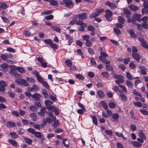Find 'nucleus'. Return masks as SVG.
<instances>
[{"instance_id":"obj_59","label":"nucleus","mask_w":148,"mask_h":148,"mask_svg":"<svg viewBox=\"0 0 148 148\" xmlns=\"http://www.w3.org/2000/svg\"><path fill=\"white\" fill-rule=\"evenodd\" d=\"M126 83L128 87H131L132 86V82L128 80L126 81Z\"/></svg>"},{"instance_id":"obj_48","label":"nucleus","mask_w":148,"mask_h":148,"mask_svg":"<svg viewBox=\"0 0 148 148\" xmlns=\"http://www.w3.org/2000/svg\"><path fill=\"white\" fill-rule=\"evenodd\" d=\"M140 111L143 115H148V112L147 110L140 109Z\"/></svg>"},{"instance_id":"obj_7","label":"nucleus","mask_w":148,"mask_h":148,"mask_svg":"<svg viewBox=\"0 0 148 148\" xmlns=\"http://www.w3.org/2000/svg\"><path fill=\"white\" fill-rule=\"evenodd\" d=\"M138 40L141 42V45L143 47L148 49V45H147V43L146 42L145 40L142 38H138Z\"/></svg>"},{"instance_id":"obj_52","label":"nucleus","mask_w":148,"mask_h":148,"mask_svg":"<svg viewBox=\"0 0 148 148\" xmlns=\"http://www.w3.org/2000/svg\"><path fill=\"white\" fill-rule=\"evenodd\" d=\"M133 94L135 95L138 96L139 97H142L141 95L138 92H137L136 90H133Z\"/></svg>"},{"instance_id":"obj_49","label":"nucleus","mask_w":148,"mask_h":148,"mask_svg":"<svg viewBox=\"0 0 148 148\" xmlns=\"http://www.w3.org/2000/svg\"><path fill=\"white\" fill-rule=\"evenodd\" d=\"M118 21L120 23L123 24L124 23V21L123 18L121 16H119L118 17Z\"/></svg>"},{"instance_id":"obj_23","label":"nucleus","mask_w":148,"mask_h":148,"mask_svg":"<svg viewBox=\"0 0 148 148\" xmlns=\"http://www.w3.org/2000/svg\"><path fill=\"white\" fill-rule=\"evenodd\" d=\"M52 121V120L49 117H47L46 119L43 121V123L46 124L47 123H50Z\"/></svg>"},{"instance_id":"obj_3","label":"nucleus","mask_w":148,"mask_h":148,"mask_svg":"<svg viewBox=\"0 0 148 148\" xmlns=\"http://www.w3.org/2000/svg\"><path fill=\"white\" fill-rule=\"evenodd\" d=\"M75 18L79 19V21H81L86 19L87 18V14L85 12L80 13L74 16Z\"/></svg>"},{"instance_id":"obj_39","label":"nucleus","mask_w":148,"mask_h":148,"mask_svg":"<svg viewBox=\"0 0 148 148\" xmlns=\"http://www.w3.org/2000/svg\"><path fill=\"white\" fill-rule=\"evenodd\" d=\"M10 134L12 136V138L14 139L17 138L18 137V135L15 132H10Z\"/></svg>"},{"instance_id":"obj_31","label":"nucleus","mask_w":148,"mask_h":148,"mask_svg":"<svg viewBox=\"0 0 148 148\" xmlns=\"http://www.w3.org/2000/svg\"><path fill=\"white\" fill-rule=\"evenodd\" d=\"M124 15H125V16L126 17L129 16V15L131 14V12L128 9H124Z\"/></svg>"},{"instance_id":"obj_54","label":"nucleus","mask_w":148,"mask_h":148,"mask_svg":"<svg viewBox=\"0 0 148 148\" xmlns=\"http://www.w3.org/2000/svg\"><path fill=\"white\" fill-rule=\"evenodd\" d=\"M120 81V82H124V80L123 79V77L122 75H119V76L118 77V79Z\"/></svg>"},{"instance_id":"obj_60","label":"nucleus","mask_w":148,"mask_h":148,"mask_svg":"<svg viewBox=\"0 0 148 148\" xmlns=\"http://www.w3.org/2000/svg\"><path fill=\"white\" fill-rule=\"evenodd\" d=\"M76 77L79 79L83 80L84 79V77L81 75L78 74L76 75Z\"/></svg>"},{"instance_id":"obj_56","label":"nucleus","mask_w":148,"mask_h":148,"mask_svg":"<svg viewBox=\"0 0 148 148\" xmlns=\"http://www.w3.org/2000/svg\"><path fill=\"white\" fill-rule=\"evenodd\" d=\"M50 46L53 48V49H58V47L57 45L54 43H53V42L50 45Z\"/></svg>"},{"instance_id":"obj_9","label":"nucleus","mask_w":148,"mask_h":148,"mask_svg":"<svg viewBox=\"0 0 148 148\" xmlns=\"http://www.w3.org/2000/svg\"><path fill=\"white\" fill-rule=\"evenodd\" d=\"M99 59L100 61H102L106 65H107V66L110 64V62L107 61L105 57L99 56Z\"/></svg>"},{"instance_id":"obj_25","label":"nucleus","mask_w":148,"mask_h":148,"mask_svg":"<svg viewBox=\"0 0 148 148\" xmlns=\"http://www.w3.org/2000/svg\"><path fill=\"white\" fill-rule=\"evenodd\" d=\"M52 108L51 111L54 112L56 115H57L59 114V111L58 109L56 108L54 106Z\"/></svg>"},{"instance_id":"obj_28","label":"nucleus","mask_w":148,"mask_h":148,"mask_svg":"<svg viewBox=\"0 0 148 148\" xmlns=\"http://www.w3.org/2000/svg\"><path fill=\"white\" fill-rule=\"evenodd\" d=\"M108 106L109 107L112 108H114L116 107L114 101H111L108 103Z\"/></svg>"},{"instance_id":"obj_63","label":"nucleus","mask_w":148,"mask_h":148,"mask_svg":"<svg viewBox=\"0 0 148 148\" xmlns=\"http://www.w3.org/2000/svg\"><path fill=\"white\" fill-rule=\"evenodd\" d=\"M90 38V36L88 35H84L82 37L83 39L86 41L88 40H89Z\"/></svg>"},{"instance_id":"obj_10","label":"nucleus","mask_w":148,"mask_h":148,"mask_svg":"<svg viewBox=\"0 0 148 148\" xmlns=\"http://www.w3.org/2000/svg\"><path fill=\"white\" fill-rule=\"evenodd\" d=\"M106 4L112 9H115L117 8V5L114 3H111L109 1H107L106 3Z\"/></svg>"},{"instance_id":"obj_47","label":"nucleus","mask_w":148,"mask_h":148,"mask_svg":"<svg viewBox=\"0 0 148 148\" xmlns=\"http://www.w3.org/2000/svg\"><path fill=\"white\" fill-rule=\"evenodd\" d=\"M86 110L85 108L84 109H79L77 110V112L79 114H82L84 112H85Z\"/></svg>"},{"instance_id":"obj_44","label":"nucleus","mask_w":148,"mask_h":148,"mask_svg":"<svg viewBox=\"0 0 148 148\" xmlns=\"http://www.w3.org/2000/svg\"><path fill=\"white\" fill-rule=\"evenodd\" d=\"M26 80L27 81L29 82L34 83L35 82V79L32 78L27 77L26 78Z\"/></svg>"},{"instance_id":"obj_37","label":"nucleus","mask_w":148,"mask_h":148,"mask_svg":"<svg viewBox=\"0 0 148 148\" xmlns=\"http://www.w3.org/2000/svg\"><path fill=\"white\" fill-rule=\"evenodd\" d=\"M41 84L44 87H45L48 89H49V86L46 82L43 81Z\"/></svg>"},{"instance_id":"obj_41","label":"nucleus","mask_w":148,"mask_h":148,"mask_svg":"<svg viewBox=\"0 0 148 148\" xmlns=\"http://www.w3.org/2000/svg\"><path fill=\"white\" fill-rule=\"evenodd\" d=\"M102 75L106 78H108L109 77V74L107 72L105 71L102 73Z\"/></svg>"},{"instance_id":"obj_15","label":"nucleus","mask_w":148,"mask_h":148,"mask_svg":"<svg viewBox=\"0 0 148 148\" xmlns=\"http://www.w3.org/2000/svg\"><path fill=\"white\" fill-rule=\"evenodd\" d=\"M46 112H47L46 110V109L45 108L43 107L41 108L39 112H38V114L40 116H43L45 115V113H46Z\"/></svg>"},{"instance_id":"obj_20","label":"nucleus","mask_w":148,"mask_h":148,"mask_svg":"<svg viewBox=\"0 0 148 148\" xmlns=\"http://www.w3.org/2000/svg\"><path fill=\"white\" fill-rule=\"evenodd\" d=\"M126 76L127 78L129 80H131L133 79V78L137 79L139 78V77H133V76L130 74V73L129 72L126 73Z\"/></svg>"},{"instance_id":"obj_17","label":"nucleus","mask_w":148,"mask_h":148,"mask_svg":"<svg viewBox=\"0 0 148 148\" xmlns=\"http://www.w3.org/2000/svg\"><path fill=\"white\" fill-rule=\"evenodd\" d=\"M112 118L114 122L118 121L119 115L118 113H114L112 114Z\"/></svg>"},{"instance_id":"obj_61","label":"nucleus","mask_w":148,"mask_h":148,"mask_svg":"<svg viewBox=\"0 0 148 148\" xmlns=\"http://www.w3.org/2000/svg\"><path fill=\"white\" fill-rule=\"evenodd\" d=\"M23 34L26 36H29L31 34V32L29 30L25 31L23 32Z\"/></svg>"},{"instance_id":"obj_6","label":"nucleus","mask_w":148,"mask_h":148,"mask_svg":"<svg viewBox=\"0 0 148 148\" xmlns=\"http://www.w3.org/2000/svg\"><path fill=\"white\" fill-rule=\"evenodd\" d=\"M44 103L47 108L49 110H51V108H52L54 107L52 106L53 103V102L50 100H46L45 101Z\"/></svg>"},{"instance_id":"obj_43","label":"nucleus","mask_w":148,"mask_h":148,"mask_svg":"<svg viewBox=\"0 0 148 148\" xmlns=\"http://www.w3.org/2000/svg\"><path fill=\"white\" fill-rule=\"evenodd\" d=\"M92 43L91 41H90L89 40H87L86 41V45L88 47H90L92 46Z\"/></svg>"},{"instance_id":"obj_26","label":"nucleus","mask_w":148,"mask_h":148,"mask_svg":"<svg viewBox=\"0 0 148 148\" xmlns=\"http://www.w3.org/2000/svg\"><path fill=\"white\" fill-rule=\"evenodd\" d=\"M97 94L99 97L100 98H102L105 96V94L103 92L100 90L97 91Z\"/></svg>"},{"instance_id":"obj_40","label":"nucleus","mask_w":148,"mask_h":148,"mask_svg":"<svg viewBox=\"0 0 148 148\" xmlns=\"http://www.w3.org/2000/svg\"><path fill=\"white\" fill-rule=\"evenodd\" d=\"M120 96L123 101H125L127 100V98L124 94H121Z\"/></svg>"},{"instance_id":"obj_18","label":"nucleus","mask_w":148,"mask_h":148,"mask_svg":"<svg viewBox=\"0 0 148 148\" xmlns=\"http://www.w3.org/2000/svg\"><path fill=\"white\" fill-rule=\"evenodd\" d=\"M56 117L55 116H53L52 118V119L54 120L53 126L54 127H56L57 126L59 125L58 121L57 120H56Z\"/></svg>"},{"instance_id":"obj_38","label":"nucleus","mask_w":148,"mask_h":148,"mask_svg":"<svg viewBox=\"0 0 148 148\" xmlns=\"http://www.w3.org/2000/svg\"><path fill=\"white\" fill-rule=\"evenodd\" d=\"M15 69L18 70L21 73H23L25 72L24 69L21 67H15Z\"/></svg>"},{"instance_id":"obj_35","label":"nucleus","mask_w":148,"mask_h":148,"mask_svg":"<svg viewBox=\"0 0 148 148\" xmlns=\"http://www.w3.org/2000/svg\"><path fill=\"white\" fill-rule=\"evenodd\" d=\"M101 104L103 107L105 109L107 110L108 109V106L106 103L104 101H102L101 102Z\"/></svg>"},{"instance_id":"obj_50","label":"nucleus","mask_w":148,"mask_h":148,"mask_svg":"<svg viewBox=\"0 0 148 148\" xmlns=\"http://www.w3.org/2000/svg\"><path fill=\"white\" fill-rule=\"evenodd\" d=\"M35 134H34L35 135L36 137L38 138H41L42 135L41 134V133L39 132H35Z\"/></svg>"},{"instance_id":"obj_2","label":"nucleus","mask_w":148,"mask_h":148,"mask_svg":"<svg viewBox=\"0 0 148 148\" xmlns=\"http://www.w3.org/2000/svg\"><path fill=\"white\" fill-rule=\"evenodd\" d=\"M61 5L65 4L66 7L69 9L72 8L74 6V4L71 1L69 0H62L60 2Z\"/></svg>"},{"instance_id":"obj_64","label":"nucleus","mask_w":148,"mask_h":148,"mask_svg":"<svg viewBox=\"0 0 148 148\" xmlns=\"http://www.w3.org/2000/svg\"><path fill=\"white\" fill-rule=\"evenodd\" d=\"M45 42L48 44H49L50 45L53 42L52 41L49 39H45L44 40Z\"/></svg>"},{"instance_id":"obj_34","label":"nucleus","mask_w":148,"mask_h":148,"mask_svg":"<svg viewBox=\"0 0 148 148\" xmlns=\"http://www.w3.org/2000/svg\"><path fill=\"white\" fill-rule=\"evenodd\" d=\"M51 28L53 30L59 33H60V29L57 26H52L51 27Z\"/></svg>"},{"instance_id":"obj_14","label":"nucleus","mask_w":148,"mask_h":148,"mask_svg":"<svg viewBox=\"0 0 148 148\" xmlns=\"http://www.w3.org/2000/svg\"><path fill=\"white\" fill-rule=\"evenodd\" d=\"M133 57L137 61L139 62V60L141 58L140 55L137 53H133L132 54Z\"/></svg>"},{"instance_id":"obj_24","label":"nucleus","mask_w":148,"mask_h":148,"mask_svg":"<svg viewBox=\"0 0 148 148\" xmlns=\"http://www.w3.org/2000/svg\"><path fill=\"white\" fill-rule=\"evenodd\" d=\"M131 143L135 147H141L142 145L141 144L136 141H132L131 142Z\"/></svg>"},{"instance_id":"obj_33","label":"nucleus","mask_w":148,"mask_h":148,"mask_svg":"<svg viewBox=\"0 0 148 148\" xmlns=\"http://www.w3.org/2000/svg\"><path fill=\"white\" fill-rule=\"evenodd\" d=\"M30 116L33 118L32 120L33 121H36L37 119V115L36 113H34L30 114Z\"/></svg>"},{"instance_id":"obj_58","label":"nucleus","mask_w":148,"mask_h":148,"mask_svg":"<svg viewBox=\"0 0 148 148\" xmlns=\"http://www.w3.org/2000/svg\"><path fill=\"white\" fill-rule=\"evenodd\" d=\"M88 29L90 31H94L95 30V28L92 26L90 25L87 27Z\"/></svg>"},{"instance_id":"obj_42","label":"nucleus","mask_w":148,"mask_h":148,"mask_svg":"<svg viewBox=\"0 0 148 148\" xmlns=\"http://www.w3.org/2000/svg\"><path fill=\"white\" fill-rule=\"evenodd\" d=\"M90 63L92 66H96V62H95V59L93 58H91L90 59Z\"/></svg>"},{"instance_id":"obj_11","label":"nucleus","mask_w":148,"mask_h":148,"mask_svg":"<svg viewBox=\"0 0 148 148\" xmlns=\"http://www.w3.org/2000/svg\"><path fill=\"white\" fill-rule=\"evenodd\" d=\"M75 21L76 22V23L78 25H80L81 27L84 28H85L87 26V25L86 23H84L82 21H78L76 20Z\"/></svg>"},{"instance_id":"obj_8","label":"nucleus","mask_w":148,"mask_h":148,"mask_svg":"<svg viewBox=\"0 0 148 148\" xmlns=\"http://www.w3.org/2000/svg\"><path fill=\"white\" fill-rule=\"evenodd\" d=\"M7 86L6 82L3 81H1L0 82V91L2 92H4L5 88V87Z\"/></svg>"},{"instance_id":"obj_27","label":"nucleus","mask_w":148,"mask_h":148,"mask_svg":"<svg viewBox=\"0 0 148 148\" xmlns=\"http://www.w3.org/2000/svg\"><path fill=\"white\" fill-rule=\"evenodd\" d=\"M8 65L6 63H3L1 65V67L3 69L4 71H7L8 69Z\"/></svg>"},{"instance_id":"obj_46","label":"nucleus","mask_w":148,"mask_h":148,"mask_svg":"<svg viewBox=\"0 0 148 148\" xmlns=\"http://www.w3.org/2000/svg\"><path fill=\"white\" fill-rule=\"evenodd\" d=\"M51 4L53 5H56L58 3L55 0H50L49 1Z\"/></svg>"},{"instance_id":"obj_19","label":"nucleus","mask_w":148,"mask_h":148,"mask_svg":"<svg viewBox=\"0 0 148 148\" xmlns=\"http://www.w3.org/2000/svg\"><path fill=\"white\" fill-rule=\"evenodd\" d=\"M141 16V15H139L137 14H134L132 16V17L136 20L138 21H141L140 18Z\"/></svg>"},{"instance_id":"obj_4","label":"nucleus","mask_w":148,"mask_h":148,"mask_svg":"<svg viewBox=\"0 0 148 148\" xmlns=\"http://www.w3.org/2000/svg\"><path fill=\"white\" fill-rule=\"evenodd\" d=\"M104 10L102 9H99L96 10V11L93 12L92 14H90L89 17L90 18H94L98 16L102 12L104 11Z\"/></svg>"},{"instance_id":"obj_1","label":"nucleus","mask_w":148,"mask_h":148,"mask_svg":"<svg viewBox=\"0 0 148 148\" xmlns=\"http://www.w3.org/2000/svg\"><path fill=\"white\" fill-rule=\"evenodd\" d=\"M15 82L18 85H20L22 86L26 87L28 86L29 85V84L27 82L26 80L21 78H19L16 79L15 80Z\"/></svg>"},{"instance_id":"obj_55","label":"nucleus","mask_w":148,"mask_h":148,"mask_svg":"<svg viewBox=\"0 0 148 148\" xmlns=\"http://www.w3.org/2000/svg\"><path fill=\"white\" fill-rule=\"evenodd\" d=\"M30 109L33 112H35L37 111V108L34 106H31L29 107Z\"/></svg>"},{"instance_id":"obj_51","label":"nucleus","mask_w":148,"mask_h":148,"mask_svg":"<svg viewBox=\"0 0 148 148\" xmlns=\"http://www.w3.org/2000/svg\"><path fill=\"white\" fill-rule=\"evenodd\" d=\"M27 131L29 132L34 134H35V132H36L35 131L34 129L31 128L27 129Z\"/></svg>"},{"instance_id":"obj_62","label":"nucleus","mask_w":148,"mask_h":148,"mask_svg":"<svg viewBox=\"0 0 148 148\" xmlns=\"http://www.w3.org/2000/svg\"><path fill=\"white\" fill-rule=\"evenodd\" d=\"M136 26L137 29L140 30H141L143 29V25H141L139 24H136Z\"/></svg>"},{"instance_id":"obj_45","label":"nucleus","mask_w":148,"mask_h":148,"mask_svg":"<svg viewBox=\"0 0 148 148\" xmlns=\"http://www.w3.org/2000/svg\"><path fill=\"white\" fill-rule=\"evenodd\" d=\"M133 104L135 106H138L139 107H140L142 106V103L140 102H134Z\"/></svg>"},{"instance_id":"obj_32","label":"nucleus","mask_w":148,"mask_h":148,"mask_svg":"<svg viewBox=\"0 0 148 148\" xmlns=\"http://www.w3.org/2000/svg\"><path fill=\"white\" fill-rule=\"evenodd\" d=\"M24 140L25 142L28 144L31 145L32 144V141L31 139L27 137H25L24 138Z\"/></svg>"},{"instance_id":"obj_57","label":"nucleus","mask_w":148,"mask_h":148,"mask_svg":"<svg viewBox=\"0 0 148 148\" xmlns=\"http://www.w3.org/2000/svg\"><path fill=\"white\" fill-rule=\"evenodd\" d=\"M148 10L146 8H143L142 10V13L143 15L145 14L148 13Z\"/></svg>"},{"instance_id":"obj_12","label":"nucleus","mask_w":148,"mask_h":148,"mask_svg":"<svg viewBox=\"0 0 148 148\" xmlns=\"http://www.w3.org/2000/svg\"><path fill=\"white\" fill-rule=\"evenodd\" d=\"M41 96V95L40 94L38 93H36L32 95V97L34 98L35 100L38 101L40 100Z\"/></svg>"},{"instance_id":"obj_5","label":"nucleus","mask_w":148,"mask_h":148,"mask_svg":"<svg viewBox=\"0 0 148 148\" xmlns=\"http://www.w3.org/2000/svg\"><path fill=\"white\" fill-rule=\"evenodd\" d=\"M105 16L107 21L110 22L112 20V16L113 15V13L111 11L106 10L105 11Z\"/></svg>"},{"instance_id":"obj_36","label":"nucleus","mask_w":148,"mask_h":148,"mask_svg":"<svg viewBox=\"0 0 148 148\" xmlns=\"http://www.w3.org/2000/svg\"><path fill=\"white\" fill-rule=\"evenodd\" d=\"M129 8L132 10H136L138 9V8L137 6L132 4L130 5Z\"/></svg>"},{"instance_id":"obj_13","label":"nucleus","mask_w":148,"mask_h":148,"mask_svg":"<svg viewBox=\"0 0 148 148\" xmlns=\"http://www.w3.org/2000/svg\"><path fill=\"white\" fill-rule=\"evenodd\" d=\"M127 32L130 34V36L132 38H137V36L134 33V30L133 29H131L127 30Z\"/></svg>"},{"instance_id":"obj_53","label":"nucleus","mask_w":148,"mask_h":148,"mask_svg":"<svg viewBox=\"0 0 148 148\" xmlns=\"http://www.w3.org/2000/svg\"><path fill=\"white\" fill-rule=\"evenodd\" d=\"M0 57L3 60L7 61L8 60L6 55H5L4 54H2L1 55Z\"/></svg>"},{"instance_id":"obj_29","label":"nucleus","mask_w":148,"mask_h":148,"mask_svg":"<svg viewBox=\"0 0 148 148\" xmlns=\"http://www.w3.org/2000/svg\"><path fill=\"white\" fill-rule=\"evenodd\" d=\"M138 135L140 138L145 140L146 137L143 132L142 131H140L138 133Z\"/></svg>"},{"instance_id":"obj_22","label":"nucleus","mask_w":148,"mask_h":148,"mask_svg":"<svg viewBox=\"0 0 148 148\" xmlns=\"http://www.w3.org/2000/svg\"><path fill=\"white\" fill-rule=\"evenodd\" d=\"M7 126L10 127H14L15 126V123L13 122L8 121L7 123Z\"/></svg>"},{"instance_id":"obj_16","label":"nucleus","mask_w":148,"mask_h":148,"mask_svg":"<svg viewBox=\"0 0 148 148\" xmlns=\"http://www.w3.org/2000/svg\"><path fill=\"white\" fill-rule=\"evenodd\" d=\"M8 141L11 145H12L13 146L16 147L18 145L16 141L13 140L12 139H8Z\"/></svg>"},{"instance_id":"obj_30","label":"nucleus","mask_w":148,"mask_h":148,"mask_svg":"<svg viewBox=\"0 0 148 148\" xmlns=\"http://www.w3.org/2000/svg\"><path fill=\"white\" fill-rule=\"evenodd\" d=\"M90 117L92 118L93 123L96 125H97V121L96 117L94 116L90 115Z\"/></svg>"},{"instance_id":"obj_21","label":"nucleus","mask_w":148,"mask_h":148,"mask_svg":"<svg viewBox=\"0 0 148 148\" xmlns=\"http://www.w3.org/2000/svg\"><path fill=\"white\" fill-rule=\"evenodd\" d=\"M8 7V6L5 3H2L1 2H0V11L1 8L3 10H4L7 8Z\"/></svg>"}]
</instances>
